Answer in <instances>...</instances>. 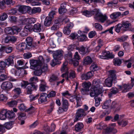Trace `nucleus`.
<instances>
[{"label": "nucleus", "mask_w": 134, "mask_h": 134, "mask_svg": "<svg viewBox=\"0 0 134 134\" xmlns=\"http://www.w3.org/2000/svg\"><path fill=\"white\" fill-rule=\"evenodd\" d=\"M39 96V95L37 94L35 96H34L33 95H31L29 96L30 100L31 101H33L37 98Z\"/></svg>", "instance_id": "63"}, {"label": "nucleus", "mask_w": 134, "mask_h": 134, "mask_svg": "<svg viewBox=\"0 0 134 134\" xmlns=\"http://www.w3.org/2000/svg\"><path fill=\"white\" fill-rule=\"evenodd\" d=\"M94 86L91 87L90 90V94L91 97L97 96L100 94L99 89H101L103 87L102 84L99 79H95L93 81Z\"/></svg>", "instance_id": "1"}, {"label": "nucleus", "mask_w": 134, "mask_h": 134, "mask_svg": "<svg viewBox=\"0 0 134 134\" xmlns=\"http://www.w3.org/2000/svg\"><path fill=\"white\" fill-rule=\"evenodd\" d=\"M30 68L31 69H34L35 68H37L38 66H41V65L39 64L37 60H31L30 61Z\"/></svg>", "instance_id": "11"}, {"label": "nucleus", "mask_w": 134, "mask_h": 134, "mask_svg": "<svg viewBox=\"0 0 134 134\" xmlns=\"http://www.w3.org/2000/svg\"><path fill=\"white\" fill-rule=\"evenodd\" d=\"M83 125L82 123H78L75 126V131H80L83 128Z\"/></svg>", "instance_id": "39"}, {"label": "nucleus", "mask_w": 134, "mask_h": 134, "mask_svg": "<svg viewBox=\"0 0 134 134\" xmlns=\"http://www.w3.org/2000/svg\"><path fill=\"white\" fill-rule=\"evenodd\" d=\"M67 4L66 2H63L60 5V7L59 9V11L60 14L65 13L66 11V7L67 6Z\"/></svg>", "instance_id": "16"}, {"label": "nucleus", "mask_w": 134, "mask_h": 134, "mask_svg": "<svg viewBox=\"0 0 134 134\" xmlns=\"http://www.w3.org/2000/svg\"><path fill=\"white\" fill-rule=\"evenodd\" d=\"M99 57L100 58H105L106 59V58H113V56L111 55L109 52L106 51L103 52L102 53V55H100Z\"/></svg>", "instance_id": "12"}, {"label": "nucleus", "mask_w": 134, "mask_h": 134, "mask_svg": "<svg viewBox=\"0 0 134 134\" xmlns=\"http://www.w3.org/2000/svg\"><path fill=\"white\" fill-rule=\"evenodd\" d=\"M111 107L113 108H116V110L117 111L119 110L120 108V105L115 102H113Z\"/></svg>", "instance_id": "47"}, {"label": "nucleus", "mask_w": 134, "mask_h": 134, "mask_svg": "<svg viewBox=\"0 0 134 134\" xmlns=\"http://www.w3.org/2000/svg\"><path fill=\"white\" fill-rule=\"evenodd\" d=\"M55 127L56 125H55L54 124L52 123L51 124L50 127L47 126L45 127V129L47 132L48 131L52 132L55 130Z\"/></svg>", "instance_id": "32"}, {"label": "nucleus", "mask_w": 134, "mask_h": 134, "mask_svg": "<svg viewBox=\"0 0 134 134\" xmlns=\"http://www.w3.org/2000/svg\"><path fill=\"white\" fill-rule=\"evenodd\" d=\"M121 15V13L119 12H114L110 15V17L112 19H115L118 18Z\"/></svg>", "instance_id": "33"}, {"label": "nucleus", "mask_w": 134, "mask_h": 134, "mask_svg": "<svg viewBox=\"0 0 134 134\" xmlns=\"http://www.w3.org/2000/svg\"><path fill=\"white\" fill-rule=\"evenodd\" d=\"M40 90L41 91H44L46 88H48V87L47 86V84H40Z\"/></svg>", "instance_id": "49"}, {"label": "nucleus", "mask_w": 134, "mask_h": 134, "mask_svg": "<svg viewBox=\"0 0 134 134\" xmlns=\"http://www.w3.org/2000/svg\"><path fill=\"white\" fill-rule=\"evenodd\" d=\"M62 107L64 109L65 111H67L68 108L69 104L68 101L64 99L63 97H62Z\"/></svg>", "instance_id": "22"}, {"label": "nucleus", "mask_w": 134, "mask_h": 134, "mask_svg": "<svg viewBox=\"0 0 134 134\" xmlns=\"http://www.w3.org/2000/svg\"><path fill=\"white\" fill-rule=\"evenodd\" d=\"M114 80L110 77H108L104 81L105 85L108 87H111L112 85L113 81Z\"/></svg>", "instance_id": "21"}, {"label": "nucleus", "mask_w": 134, "mask_h": 134, "mask_svg": "<svg viewBox=\"0 0 134 134\" xmlns=\"http://www.w3.org/2000/svg\"><path fill=\"white\" fill-rule=\"evenodd\" d=\"M7 111L5 110H3L0 111V119L5 120L7 118Z\"/></svg>", "instance_id": "29"}, {"label": "nucleus", "mask_w": 134, "mask_h": 134, "mask_svg": "<svg viewBox=\"0 0 134 134\" xmlns=\"http://www.w3.org/2000/svg\"><path fill=\"white\" fill-rule=\"evenodd\" d=\"M109 74V77L112 79L115 80L116 79V75L115 73V71L113 70H110L108 71Z\"/></svg>", "instance_id": "34"}, {"label": "nucleus", "mask_w": 134, "mask_h": 134, "mask_svg": "<svg viewBox=\"0 0 134 134\" xmlns=\"http://www.w3.org/2000/svg\"><path fill=\"white\" fill-rule=\"evenodd\" d=\"M85 47L82 46L79 48V51L80 54H85L87 53V51Z\"/></svg>", "instance_id": "44"}, {"label": "nucleus", "mask_w": 134, "mask_h": 134, "mask_svg": "<svg viewBox=\"0 0 134 134\" xmlns=\"http://www.w3.org/2000/svg\"><path fill=\"white\" fill-rule=\"evenodd\" d=\"M41 70L42 72H47L48 71V70L47 64H41Z\"/></svg>", "instance_id": "40"}, {"label": "nucleus", "mask_w": 134, "mask_h": 134, "mask_svg": "<svg viewBox=\"0 0 134 134\" xmlns=\"http://www.w3.org/2000/svg\"><path fill=\"white\" fill-rule=\"evenodd\" d=\"M67 62H65L63 63L62 67L61 68L60 70L62 72H65V73L62 74V76L63 77H64L66 76L68 73V67L67 66Z\"/></svg>", "instance_id": "9"}, {"label": "nucleus", "mask_w": 134, "mask_h": 134, "mask_svg": "<svg viewBox=\"0 0 134 134\" xmlns=\"http://www.w3.org/2000/svg\"><path fill=\"white\" fill-rule=\"evenodd\" d=\"M63 52L62 51L59 50L56 51L53 54L54 58L56 59L57 60H60L63 58Z\"/></svg>", "instance_id": "8"}, {"label": "nucleus", "mask_w": 134, "mask_h": 134, "mask_svg": "<svg viewBox=\"0 0 134 134\" xmlns=\"http://www.w3.org/2000/svg\"><path fill=\"white\" fill-rule=\"evenodd\" d=\"M100 13L98 9H95L91 11H88L87 10H84L83 12V14L87 17H90L93 15H94V18L96 19V17L98 16Z\"/></svg>", "instance_id": "4"}, {"label": "nucleus", "mask_w": 134, "mask_h": 134, "mask_svg": "<svg viewBox=\"0 0 134 134\" xmlns=\"http://www.w3.org/2000/svg\"><path fill=\"white\" fill-rule=\"evenodd\" d=\"M29 81L30 84H34L35 82H38V78L36 76H34L31 77Z\"/></svg>", "instance_id": "48"}, {"label": "nucleus", "mask_w": 134, "mask_h": 134, "mask_svg": "<svg viewBox=\"0 0 134 134\" xmlns=\"http://www.w3.org/2000/svg\"><path fill=\"white\" fill-rule=\"evenodd\" d=\"M78 39L81 41H85L87 40V37L85 35H82L79 36Z\"/></svg>", "instance_id": "50"}, {"label": "nucleus", "mask_w": 134, "mask_h": 134, "mask_svg": "<svg viewBox=\"0 0 134 134\" xmlns=\"http://www.w3.org/2000/svg\"><path fill=\"white\" fill-rule=\"evenodd\" d=\"M92 62V59L89 56H87L83 59V62L85 65H90Z\"/></svg>", "instance_id": "20"}, {"label": "nucleus", "mask_w": 134, "mask_h": 134, "mask_svg": "<svg viewBox=\"0 0 134 134\" xmlns=\"http://www.w3.org/2000/svg\"><path fill=\"white\" fill-rule=\"evenodd\" d=\"M13 91L16 94L18 95L20 94L21 92L20 88H15L13 90Z\"/></svg>", "instance_id": "60"}, {"label": "nucleus", "mask_w": 134, "mask_h": 134, "mask_svg": "<svg viewBox=\"0 0 134 134\" xmlns=\"http://www.w3.org/2000/svg\"><path fill=\"white\" fill-rule=\"evenodd\" d=\"M14 58V55L9 56L8 58L6 59L5 62L6 63L7 65H14V62L13 59Z\"/></svg>", "instance_id": "19"}, {"label": "nucleus", "mask_w": 134, "mask_h": 134, "mask_svg": "<svg viewBox=\"0 0 134 134\" xmlns=\"http://www.w3.org/2000/svg\"><path fill=\"white\" fill-rule=\"evenodd\" d=\"M47 94L46 93H41L40 98L38 100L41 103L46 102L47 100Z\"/></svg>", "instance_id": "28"}, {"label": "nucleus", "mask_w": 134, "mask_h": 134, "mask_svg": "<svg viewBox=\"0 0 134 134\" xmlns=\"http://www.w3.org/2000/svg\"><path fill=\"white\" fill-rule=\"evenodd\" d=\"M128 38V36H122L120 38H118L117 39L118 41L120 42H123L125 41Z\"/></svg>", "instance_id": "61"}, {"label": "nucleus", "mask_w": 134, "mask_h": 134, "mask_svg": "<svg viewBox=\"0 0 134 134\" xmlns=\"http://www.w3.org/2000/svg\"><path fill=\"white\" fill-rule=\"evenodd\" d=\"M41 66H38V67L35 68V69H34L35 70L34 73L35 75L39 76L41 74L42 72L41 70Z\"/></svg>", "instance_id": "30"}, {"label": "nucleus", "mask_w": 134, "mask_h": 134, "mask_svg": "<svg viewBox=\"0 0 134 134\" xmlns=\"http://www.w3.org/2000/svg\"><path fill=\"white\" fill-rule=\"evenodd\" d=\"M63 32L64 34L69 35L70 33L71 30L68 27L66 26L64 28Z\"/></svg>", "instance_id": "54"}, {"label": "nucleus", "mask_w": 134, "mask_h": 134, "mask_svg": "<svg viewBox=\"0 0 134 134\" xmlns=\"http://www.w3.org/2000/svg\"><path fill=\"white\" fill-rule=\"evenodd\" d=\"M59 28V22H56L55 21V23L51 26V30L52 31H55L57 30Z\"/></svg>", "instance_id": "26"}, {"label": "nucleus", "mask_w": 134, "mask_h": 134, "mask_svg": "<svg viewBox=\"0 0 134 134\" xmlns=\"http://www.w3.org/2000/svg\"><path fill=\"white\" fill-rule=\"evenodd\" d=\"M122 30L125 31L127 30V29L129 28L130 26H131V24L128 21L122 22Z\"/></svg>", "instance_id": "18"}, {"label": "nucleus", "mask_w": 134, "mask_h": 134, "mask_svg": "<svg viewBox=\"0 0 134 134\" xmlns=\"http://www.w3.org/2000/svg\"><path fill=\"white\" fill-rule=\"evenodd\" d=\"M111 103V100L110 99L106 101L103 105L102 108L103 109H107L109 107Z\"/></svg>", "instance_id": "37"}, {"label": "nucleus", "mask_w": 134, "mask_h": 134, "mask_svg": "<svg viewBox=\"0 0 134 134\" xmlns=\"http://www.w3.org/2000/svg\"><path fill=\"white\" fill-rule=\"evenodd\" d=\"M93 72L90 71L86 74H83L81 76L82 80H87L91 78L93 75Z\"/></svg>", "instance_id": "13"}, {"label": "nucleus", "mask_w": 134, "mask_h": 134, "mask_svg": "<svg viewBox=\"0 0 134 134\" xmlns=\"http://www.w3.org/2000/svg\"><path fill=\"white\" fill-rule=\"evenodd\" d=\"M114 60V64L115 65H119L121 63V60L119 59L116 58Z\"/></svg>", "instance_id": "62"}, {"label": "nucleus", "mask_w": 134, "mask_h": 134, "mask_svg": "<svg viewBox=\"0 0 134 134\" xmlns=\"http://www.w3.org/2000/svg\"><path fill=\"white\" fill-rule=\"evenodd\" d=\"M115 30L116 31L119 33L121 29L122 30V27L121 24H119L115 26Z\"/></svg>", "instance_id": "51"}, {"label": "nucleus", "mask_w": 134, "mask_h": 134, "mask_svg": "<svg viewBox=\"0 0 134 134\" xmlns=\"http://www.w3.org/2000/svg\"><path fill=\"white\" fill-rule=\"evenodd\" d=\"M13 124V122H9L5 123L4 124V126L6 129L9 130L12 127Z\"/></svg>", "instance_id": "38"}, {"label": "nucleus", "mask_w": 134, "mask_h": 134, "mask_svg": "<svg viewBox=\"0 0 134 134\" xmlns=\"http://www.w3.org/2000/svg\"><path fill=\"white\" fill-rule=\"evenodd\" d=\"M24 29L29 32H31L33 30L32 25L29 24H26Z\"/></svg>", "instance_id": "42"}, {"label": "nucleus", "mask_w": 134, "mask_h": 134, "mask_svg": "<svg viewBox=\"0 0 134 134\" xmlns=\"http://www.w3.org/2000/svg\"><path fill=\"white\" fill-rule=\"evenodd\" d=\"M17 102L15 100L11 101L8 103V104L9 107H13L16 106L17 104Z\"/></svg>", "instance_id": "46"}, {"label": "nucleus", "mask_w": 134, "mask_h": 134, "mask_svg": "<svg viewBox=\"0 0 134 134\" xmlns=\"http://www.w3.org/2000/svg\"><path fill=\"white\" fill-rule=\"evenodd\" d=\"M66 76H67V77L66 78V80H68L69 79H72L76 77L75 72L74 71L71 70L70 71L69 74H67Z\"/></svg>", "instance_id": "25"}, {"label": "nucleus", "mask_w": 134, "mask_h": 134, "mask_svg": "<svg viewBox=\"0 0 134 134\" xmlns=\"http://www.w3.org/2000/svg\"><path fill=\"white\" fill-rule=\"evenodd\" d=\"M1 87L3 90H8L11 88L13 87L12 83L10 82L5 81L2 84Z\"/></svg>", "instance_id": "7"}, {"label": "nucleus", "mask_w": 134, "mask_h": 134, "mask_svg": "<svg viewBox=\"0 0 134 134\" xmlns=\"http://www.w3.org/2000/svg\"><path fill=\"white\" fill-rule=\"evenodd\" d=\"M58 60L54 58V59L51 60L50 64L52 66H54L57 65L58 63Z\"/></svg>", "instance_id": "64"}, {"label": "nucleus", "mask_w": 134, "mask_h": 134, "mask_svg": "<svg viewBox=\"0 0 134 134\" xmlns=\"http://www.w3.org/2000/svg\"><path fill=\"white\" fill-rule=\"evenodd\" d=\"M27 46L25 43H22L19 44L18 46L19 49L21 51H22L25 49Z\"/></svg>", "instance_id": "43"}, {"label": "nucleus", "mask_w": 134, "mask_h": 134, "mask_svg": "<svg viewBox=\"0 0 134 134\" xmlns=\"http://www.w3.org/2000/svg\"><path fill=\"white\" fill-rule=\"evenodd\" d=\"M26 45L31 48L37 46V44L33 41V38L31 37H27L26 39Z\"/></svg>", "instance_id": "5"}, {"label": "nucleus", "mask_w": 134, "mask_h": 134, "mask_svg": "<svg viewBox=\"0 0 134 134\" xmlns=\"http://www.w3.org/2000/svg\"><path fill=\"white\" fill-rule=\"evenodd\" d=\"M41 11V9L40 7H34L33 9H30L29 11V13L30 14H35L36 13L40 12Z\"/></svg>", "instance_id": "27"}, {"label": "nucleus", "mask_w": 134, "mask_h": 134, "mask_svg": "<svg viewBox=\"0 0 134 134\" xmlns=\"http://www.w3.org/2000/svg\"><path fill=\"white\" fill-rule=\"evenodd\" d=\"M114 27L112 26L111 27L110 29L107 30L105 31H104L103 32H102V34H103L106 32H108V33H110L111 34H113V30L114 28Z\"/></svg>", "instance_id": "57"}, {"label": "nucleus", "mask_w": 134, "mask_h": 134, "mask_svg": "<svg viewBox=\"0 0 134 134\" xmlns=\"http://www.w3.org/2000/svg\"><path fill=\"white\" fill-rule=\"evenodd\" d=\"M26 9L27 7L25 6H21L19 7L18 11L22 13H23L26 11Z\"/></svg>", "instance_id": "52"}, {"label": "nucleus", "mask_w": 134, "mask_h": 134, "mask_svg": "<svg viewBox=\"0 0 134 134\" xmlns=\"http://www.w3.org/2000/svg\"><path fill=\"white\" fill-rule=\"evenodd\" d=\"M52 19L50 17H46L44 21V25L46 26H49L52 23Z\"/></svg>", "instance_id": "23"}, {"label": "nucleus", "mask_w": 134, "mask_h": 134, "mask_svg": "<svg viewBox=\"0 0 134 134\" xmlns=\"http://www.w3.org/2000/svg\"><path fill=\"white\" fill-rule=\"evenodd\" d=\"M37 87V85L34 84H30L26 88V93L27 94H30L32 93V91L35 90H36Z\"/></svg>", "instance_id": "6"}, {"label": "nucleus", "mask_w": 134, "mask_h": 134, "mask_svg": "<svg viewBox=\"0 0 134 134\" xmlns=\"http://www.w3.org/2000/svg\"><path fill=\"white\" fill-rule=\"evenodd\" d=\"M29 32L24 29L20 33V35L22 37H25L28 35Z\"/></svg>", "instance_id": "56"}, {"label": "nucleus", "mask_w": 134, "mask_h": 134, "mask_svg": "<svg viewBox=\"0 0 134 134\" xmlns=\"http://www.w3.org/2000/svg\"><path fill=\"white\" fill-rule=\"evenodd\" d=\"M75 96L77 101V104L76 106V107L77 108L81 105L82 102L79 95H75Z\"/></svg>", "instance_id": "31"}, {"label": "nucleus", "mask_w": 134, "mask_h": 134, "mask_svg": "<svg viewBox=\"0 0 134 134\" xmlns=\"http://www.w3.org/2000/svg\"><path fill=\"white\" fill-rule=\"evenodd\" d=\"M7 65L6 63L4 61L0 62V70L4 69Z\"/></svg>", "instance_id": "55"}, {"label": "nucleus", "mask_w": 134, "mask_h": 134, "mask_svg": "<svg viewBox=\"0 0 134 134\" xmlns=\"http://www.w3.org/2000/svg\"><path fill=\"white\" fill-rule=\"evenodd\" d=\"M20 30V29L16 27H13L12 28L7 27L5 28L4 32L6 34L14 35L16 34Z\"/></svg>", "instance_id": "2"}, {"label": "nucleus", "mask_w": 134, "mask_h": 134, "mask_svg": "<svg viewBox=\"0 0 134 134\" xmlns=\"http://www.w3.org/2000/svg\"><path fill=\"white\" fill-rule=\"evenodd\" d=\"M28 23L31 24H32L35 23L37 20L36 18H28Z\"/></svg>", "instance_id": "58"}, {"label": "nucleus", "mask_w": 134, "mask_h": 134, "mask_svg": "<svg viewBox=\"0 0 134 134\" xmlns=\"http://www.w3.org/2000/svg\"><path fill=\"white\" fill-rule=\"evenodd\" d=\"M17 12L16 9V8H13L9 10L8 11V14L12 15H14Z\"/></svg>", "instance_id": "59"}, {"label": "nucleus", "mask_w": 134, "mask_h": 134, "mask_svg": "<svg viewBox=\"0 0 134 134\" xmlns=\"http://www.w3.org/2000/svg\"><path fill=\"white\" fill-rule=\"evenodd\" d=\"M41 24L38 23L35 24L34 26L32 25V30L36 32H40L41 30Z\"/></svg>", "instance_id": "17"}, {"label": "nucleus", "mask_w": 134, "mask_h": 134, "mask_svg": "<svg viewBox=\"0 0 134 134\" xmlns=\"http://www.w3.org/2000/svg\"><path fill=\"white\" fill-rule=\"evenodd\" d=\"M82 85L83 87V88L88 90L90 91L89 89L91 85L90 82H88L87 83L86 82H84L83 83Z\"/></svg>", "instance_id": "45"}, {"label": "nucleus", "mask_w": 134, "mask_h": 134, "mask_svg": "<svg viewBox=\"0 0 134 134\" xmlns=\"http://www.w3.org/2000/svg\"><path fill=\"white\" fill-rule=\"evenodd\" d=\"M90 70L92 71V72L96 71L98 70V68L96 63H93L90 67Z\"/></svg>", "instance_id": "35"}, {"label": "nucleus", "mask_w": 134, "mask_h": 134, "mask_svg": "<svg viewBox=\"0 0 134 134\" xmlns=\"http://www.w3.org/2000/svg\"><path fill=\"white\" fill-rule=\"evenodd\" d=\"M13 49L12 47L1 46L0 51L1 52L5 51L7 53H10L12 52Z\"/></svg>", "instance_id": "14"}, {"label": "nucleus", "mask_w": 134, "mask_h": 134, "mask_svg": "<svg viewBox=\"0 0 134 134\" xmlns=\"http://www.w3.org/2000/svg\"><path fill=\"white\" fill-rule=\"evenodd\" d=\"M7 117L9 119H12L14 118L15 113L12 111H7Z\"/></svg>", "instance_id": "41"}, {"label": "nucleus", "mask_w": 134, "mask_h": 134, "mask_svg": "<svg viewBox=\"0 0 134 134\" xmlns=\"http://www.w3.org/2000/svg\"><path fill=\"white\" fill-rule=\"evenodd\" d=\"M18 119L19 120H21L23 119V118L26 116V114L24 113L20 112L18 113Z\"/></svg>", "instance_id": "53"}, {"label": "nucleus", "mask_w": 134, "mask_h": 134, "mask_svg": "<svg viewBox=\"0 0 134 134\" xmlns=\"http://www.w3.org/2000/svg\"><path fill=\"white\" fill-rule=\"evenodd\" d=\"M118 86L119 89L121 90L123 93H125L129 91V90L130 89L129 88V84H124L122 86L119 85Z\"/></svg>", "instance_id": "15"}, {"label": "nucleus", "mask_w": 134, "mask_h": 134, "mask_svg": "<svg viewBox=\"0 0 134 134\" xmlns=\"http://www.w3.org/2000/svg\"><path fill=\"white\" fill-rule=\"evenodd\" d=\"M87 114V112H85L83 109L80 108L77 109L74 119V122L77 121L80 119V117H84Z\"/></svg>", "instance_id": "3"}, {"label": "nucleus", "mask_w": 134, "mask_h": 134, "mask_svg": "<svg viewBox=\"0 0 134 134\" xmlns=\"http://www.w3.org/2000/svg\"><path fill=\"white\" fill-rule=\"evenodd\" d=\"M72 53L70 52H68L67 54L65 55L64 58L66 61L71 63V61H72Z\"/></svg>", "instance_id": "24"}, {"label": "nucleus", "mask_w": 134, "mask_h": 134, "mask_svg": "<svg viewBox=\"0 0 134 134\" xmlns=\"http://www.w3.org/2000/svg\"><path fill=\"white\" fill-rule=\"evenodd\" d=\"M58 79V77L56 75L52 74L50 76L49 81L50 82H52L57 80Z\"/></svg>", "instance_id": "36"}, {"label": "nucleus", "mask_w": 134, "mask_h": 134, "mask_svg": "<svg viewBox=\"0 0 134 134\" xmlns=\"http://www.w3.org/2000/svg\"><path fill=\"white\" fill-rule=\"evenodd\" d=\"M107 18V17L105 15H103L102 13H100L98 16L96 17V20L98 21L103 23Z\"/></svg>", "instance_id": "10"}]
</instances>
